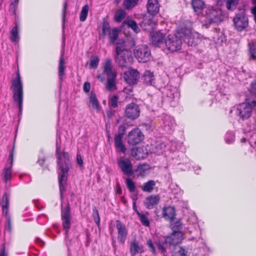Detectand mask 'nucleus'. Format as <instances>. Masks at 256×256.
Returning a JSON list of instances; mask_svg holds the SVG:
<instances>
[{
  "label": "nucleus",
  "instance_id": "bb28decb",
  "mask_svg": "<svg viewBox=\"0 0 256 256\" xmlns=\"http://www.w3.org/2000/svg\"><path fill=\"white\" fill-rule=\"evenodd\" d=\"M114 145L117 152L124 154L126 153V148L123 142L122 138L114 136Z\"/></svg>",
  "mask_w": 256,
  "mask_h": 256
},
{
  "label": "nucleus",
  "instance_id": "680f3d73",
  "mask_svg": "<svg viewBox=\"0 0 256 256\" xmlns=\"http://www.w3.org/2000/svg\"><path fill=\"white\" fill-rule=\"evenodd\" d=\"M16 6L10 5V12L11 14L14 15V16L16 15Z\"/></svg>",
  "mask_w": 256,
  "mask_h": 256
},
{
  "label": "nucleus",
  "instance_id": "7ed1b4c3",
  "mask_svg": "<svg viewBox=\"0 0 256 256\" xmlns=\"http://www.w3.org/2000/svg\"><path fill=\"white\" fill-rule=\"evenodd\" d=\"M10 88L12 90L13 99L18 104L19 115L21 114L22 110L24 92L22 82L19 72H18L16 78L12 80Z\"/></svg>",
  "mask_w": 256,
  "mask_h": 256
},
{
  "label": "nucleus",
  "instance_id": "c9c22d12",
  "mask_svg": "<svg viewBox=\"0 0 256 256\" xmlns=\"http://www.w3.org/2000/svg\"><path fill=\"white\" fill-rule=\"evenodd\" d=\"M18 28L17 26L12 28L10 31V40L12 42H15L19 40Z\"/></svg>",
  "mask_w": 256,
  "mask_h": 256
},
{
  "label": "nucleus",
  "instance_id": "1a4fd4ad",
  "mask_svg": "<svg viewBox=\"0 0 256 256\" xmlns=\"http://www.w3.org/2000/svg\"><path fill=\"white\" fill-rule=\"evenodd\" d=\"M181 36L184 42L188 46H195L197 45L198 40L197 38H195L193 35L192 28L190 27H187L186 26H182L180 28Z\"/></svg>",
  "mask_w": 256,
  "mask_h": 256
},
{
  "label": "nucleus",
  "instance_id": "de8ad7c7",
  "mask_svg": "<svg viewBox=\"0 0 256 256\" xmlns=\"http://www.w3.org/2000/svg\"><path fill=\"white\" fill-rule=\"evenodd\" d=\"M126 12L124 10H121L116 12L114 16V20L117 22H120L124 18Z\"/></svg>",
  "mask_w": 256,
  "mask_h": 256
},
{
  "label": "nucleus",
  "instance_id": "412c9836",
  "mask_svg": "<svg viewBox=\"0 0 256 256\" xmlns=\"http://www.w3.org/2000/svg\"><path fill=\"white\" fill-rule=\"evenodd\" d=\"M191 4L194 12L198 16L204 14V11L206 8L203 0H192Z\"/></svg>",
  "mask_w": 256,
  "mask_h": 256
},
{
  "label": "nucleus",
  "instance_id": "6e6d98bb",
  "mask_svg": "<svg viewBox=\"0 0 256 256\" xmlns=\"http://www.w3.org/2000/svg\"><path fill=\"white\" fill-rule=\"evenodd\" d=\"M68 0H66L64 4L63 8L62 10V22L63 24L64 23L65 20V18L66 16V10L67 8V6H68Z\"/></svg>",
  "mask_w": 256,
  "mask_h": 256
},
{
  "label": "nucleus",
  "instance_id": "49530a36",
  "mask_svg": "<svg viewBox=\"0 0 256 256\" xmlns=\"http://www.w3.org/2000/svg\"><path fill=\"white\" fill-rule=\"evenodd\" d=\"M100 59L98 56H94L90 61L89 68H90L96 69L97 68Z\"/></svg>",
  "mask_w": 256,
  "mask_h": 256
},
{
  "label": "nucleus",
  "instance_id": "72a5a7b5",
  "mask_svg": "<svg viewBox=\"0 0 256 256\" xmlns=\"http://www.w3.org/2000/svg\"><path fill=\"white\" fill-rule=\"evenodd\" d=\"M62 220V225L64 230V234L66 238L68 236V232L71 226V222L70 218H61Z\"/></svg>",
  "mask_w": 256,
  "mask_h": 256
},
{
  "label": "nucleus",
  "instance_id": "13d9d810",
  "mask_svg": "<svg viewBox=\"0 0 256 256\" xmlns=\"http://www.w3.org/2000/svg\"><path fill=\"white\" fill-rule=\"evenodd\" d=\"M8 208H2V214L6 218V219H7L8 216L11 218L10 215L8 214Z\"/></svg>",
  "mask_w": 256,
  "mask_h": 256
},
{
  "label": "nucleus",
  "instance_id": "39448f33",
  "mask_svg": "<svg viewBox=\"0 0 256 256\" xmlns=\"http://www.w3.org/2000/svg\"><path fill=\"white\" fill-rule=\"evenodd\" d=\"M202 15L203 16V26L206 28H208L210 24L220 22L224 18L221 10L213 8H206L204 11V14Z\"/></svg>",
  "mask_w": 256,
  "mask_h": 256
},
{
  "label": "nucleus",
  "instance_id": "f257e3e1",
  "mask_svg": "<svg viewBox=\"0 0 256 256\" xmlns=\"http://www.w3.org/2000/svg\"><path fill=\"white\" fill-rule=\"evenodd\" d=\"M58 155V164L60 172L58 173V184L61 199L63 198V194L66 192L65 186L68 179L69 170L72 168L71 162L68 153L63 152H60L56 147Z\"/></svg>",
  "mask_w": 256,
  "mask_h": 256
},
{
  "label": "nucleus",
  "instance_id": "79ce46f5",
  "mask_svg": "<svg viewBox=\"0 0 256 256\" xmlns=\"http://www.w3.org/2000/svg\"><path fill=\"white\" fill-rule=\"evenodd\" d=\"M249 55L250 58L256 60V44H249Z\"/></svg>",
  "mask_w": 256,
  "mask_h": 256
},
{
  "label": "nucleus",
  "instance_id": "864d4df0",
  "mask_svg": "<svg viewBox=\"0 0 256 256\" xmlns=\"http://www.w3.org/2000/svg\"><path fill=\"white\" fill-rule=\"evenodd\" d=\"M234 134L231 132H228L226 134L224 140L227 144H230L234 140Z\"/></svg>",
  "mask_w": 256,
  "mask_h": 256
},
{
  "label": "nucleus",
  "instance_id": "f03ea898",
  "mask_svg": "<svg viewBox=\"0 0 256 256\" xmlns=\"http://www.w3.org/2000/svg\"><path fill=\"white\" fill-rule=\"evenodd\" d=\"M114 58L116 62L122 68L126 67L132 64L133 60L132 54L126 48L124 41L120 40L116 43Z\"/></svg>",
  "mask_w": 256,
  "mask_h": 256
},
{
  "label": "nucleus",
  "instance_id": "20e7f679",
  "mask_svg": "<svg viewBox=\"0 0 256 256\" xmlns=\"http://www.w3.org/2000/svg\"><path fill=\"white\" fill-rule=\"evenodd\" d=\"M112 68V60L110 58H106L104 64L103 73L106 76V88L110 92L116 90V78L117 72L114 70Z\"/></svg>",
  "mask_w": 256,
  "mask_h": 256
},
{
  "label": "nucleus",
  "instance_id": "4c0bfd02",
  "mask_svg": "<svg viewBox=\"0 0 256 256\" xmlns=\"http://www.w3.org/2000/svg\"><path fill=\"white\" fill-rule=\"evenodd\" d=\"M137 214L140 218V221L142 224L145 226H149L150 225V222L148 218L146 216V214H142L139 212H137Z\"/></svg>",
  "mask_w": 256,
  "mask_h": 256
},
{
  "label": "nucleus",
  "instance_id": "473e14b6",
  "mask_svg": "<svg viewBox=\"0 0 256 256\" xmlns=\"http://www.w3.org/2000/svg\"><path fill=\"white\" fill-rule=\"evenodd\" d=\"M70 208L69 204L66 203L64 206H61V218H70Z\"/></svg>",
  "mask_w": 256,
  "mask_h": 256
},
{
  "label": "nucleus",
  "instance_id": "5fc2aeb1",
  "mask_svg": "<svg viewBox=\"0 0 256 256\" xmlns=\"http://www.w3.org/2000/svg\"><path fill=\"white\" fill-rule=\"evenodd\" d=\"M252 96L247 100L252 108L256 106V93L250 92Z\"/></svg>",
  "mask_w": 256,
  "mask_h": 256
},
{
  "label": "nucleus",
  "instance_id": "338daca9",
  "mask_svg": "<svg viewBox=\"0 0 256 256\" xmlns=\"http://www.w3.org/2000/svg\"><path fill=\"white\" fill-rule=\"evenodd\" d=\"M45 162V158H42L39 159L37 162L41 166H42L43 164H44Z\"/></svg>",
  "mask_w": 256,
  "mask_h": 256
},
{
  "label": "nucleus",
  "instance_id": "9b49d317",
  "mask_svg": "<svg viewBox=\"0 0 256 256\" xmlns=\"http://www.w3.org/2000/svg\"><path fill=\"white\" fill-rule=\"evenodd\" d=\"M144 135L138 128L132 129L128 135V144L135 146L142 142L144 140Z\"/></svg>",
  "mask_w": 256,
  "mask_h": 256
},
{
  "label": "nucleus",
  "instance_id": "58836bf2",
  "mask_svg": "<svg viewBox=\"0 0 256 256\" xmlns=\"http://www.w3.org/2000/svg\"><path fill=\"white\" fill-rule=\"evenodd\" d=\"M126 184L130 192H134L136 190L135 183L130 178H126L125 180Z\"/></svg>",
  "mask_w": 256,
  "mask_h": 256
},
{
  "label": "nucleus",
  "instance_id": "dca6fc26",
  "mask_svg": "<svg viewBox=\"0 0 256 256\" xmlns=\"http://www.w3.org/2000/svg\"><path fill=\"white\" fill-rule=\"evenodd\" d=\"M116 228L118 230V240L122 244H124L128 234V231L126 226L120 220H116Z\"/></svg>",
  "mask_w": 256,
  "mask_h": 256
},
{
  "label": "nucleus",
  "instance_id": "7c9ffc66",
  "mask_svg": "<svg viewBox=\"0 0 256 256\" xmlns=\"http://www.w3.org/2000/svg\"><path fill=\"white\" fill-rule=\"evenodd\" d=\"M119 96L117 94L109 96L108 98V104L110 108H115L118 106Z\"/></svg>",
  "mask_w": 256,
  "mask_h": 256
},
{
  "label": "nucleus",
  "instance_id": "5701e85b",
  "mask_svg": "<svg viewBox=\"0 0 256 256\" xmlns=\"http://www.w3.org/2000/svg\"><path fill=\"white\" fill-rule=\"evenodd\" d=\"M166 36L160 32H154L151 35V42L155 46H160L165 42Z\"/></svg>",
  "mask_w": 256,
  "mask_h": 256
},
{
  "label": "nucleus",
  "instance_id": "0eeeda50",
  "mask_svg": "<svg viewBox=\"0 0 256 256\" xmlns=\"http://www.w3.org/2000/svg\"><path fill=\"white\" fill-rule=\"evenodd\" d=\"M146 245L149 250L154 256H156L158 254L155 245L157 246L158 250L164 255H165V254L166 252V248L168 246V244L165 242V238H158L154 242L152 239L148 238L146 240Z\"/></svg>",
  "mask_w": 256,
  "mask_h": 256
},
{
  "label": "nucleus",
  "instance_id": "393cba45",
  "mask_svg": "<svg viewBox=\"0 0 256 256\" xmlns=\"http://www.w3.org/2000/svg\"><path fill=\"white\" fill-rule=\"evenodd\" d=\"M160 196L158 194L151 195L148 196L146 199L144 205L148 209H152L154 206L158 204L160 202Z\"/></svg>",
  "mask_w": 256,
  "mask_h": 256
},
{
  "label": "nucleus",
  "instance_id": "4be33fe9",
  "mask_svg": "<svg viewBox=\"0 0 256 256\" xmlns=\"http://www.w3.org/2000/svg\"><path fill=\"white\" fill-rule=\"evenodd\" d=\"M162 216L166 220H168L170 222H174L176 216L175 208L171 206L164 208H162Z\"/></svg>",
  "mask_w": 256,
  "mask_h": 256
},
{
  "label": "nucleus",
  "instance_id": "69168bd1",
  "mask_svg": "<svg viewBox=\"0 0 256 256\" xmlns=\"http://www.w3.org/2000/svg\"><path fill=\"white\" fill-rule=\"evenodd\" d=\"M35 242L36 243L38 244L41 246H43L44 244V242L42 240H40L39 238H38V237H36V238Z\"/></svg>",
  "mask_w": 256,
  "mask_h": 256
},
{
  "label": "nucleus",
  "instance_id": "c85d7f7f",
  "mask_svg": "<svg viewBox=\"0 0 256 256\" xmlns=\"http://www.w3.org/2000/svg\"><path fill=\"white\" fill-rule=\"evenodd\" d=\"M144 252L142 246H140L136 240H134L130 245V252L132 256H134L138 253Z\"/></svg>",
  "mask_w": 256,
  "mask_h": 256
},
{
  "label": "nucleus",
  "instance_id": "052dcab7",
  "mask_svg": "<svg viewBox=\"0 0 256 256\" xmlns=\"http://www.w3.org/2000/svg\"><path fill=\"white\" fill-rule=\"evenodd\" d=\"M76 161L78 164L80 166H83V160L80 154H78L76 155Z\"/></svg>",
  "mask_w": 256,
  "mask_h": 256
},
{
  "label": "nucleus",
  "instance_id": "3c124183",
  "mask_svg": "<svg viewBox=\"0 0 256 256\" xmlns=\"http://www.w3.org/2000/svg\"><path fill=\"white\" fill-rule=\"evenodd\" d=\"M4 230L10 234L12 232V220L11 218H10L9 216L7 219H6V224L4 227Z\"/></svg>",
  "mask_w": 256,
  "mask_h": 256
},
{
  "label": "nucleus",
  "instance_id": "a19ab883",
  "mask_svg": "<svg viewBox=\"0 0 256 256\" xmlns=\"http://www.w3.org/2000/svg\"><path fill=\"white\" fill-rule=\"evenodd\" d=\"M127 26L130 28L136 33H138L140 31L136 22L132 20H128L126 22Z\"/></svg>",
  "mask_w": 256,
  "mask_h": 256
},
{
  "label": "nucleus",
  "instance_id": "a878e982",
  "mask_svg": "<svg viewBox=\"0 0 256 256\" xmlns=\"http://www.w3.org/2000/svg\"><path fill=\"white\" fill-rule=\"evenodd\" d=\"M64 51H62L58 64V76L60 84H62L65 75V66H64Z\"/></svg>",
  "mask_w": 256,
  "mask_h": 256
},
{
  "label": "nucleus",
  "instance_id": "f704fd0d",
  "mask_svg": "<svg viewBox=\"0 0 256 256\" xmlns=\"http://www.w3.org/2000/svg\"><path fill=\"white\" fill-rule=\"evenodd\" d=\"M150 166L146 164H140L138 166L136 171L138 172V174L141 176H144L149 172Z\"/></svg>",
  "mask_w": 256,
  "mask_h": 256
},
{
  "label": "nucleus",
  "instance_id": "c03bdc74",
  "mask_svg": "<svg viewBox=\"0 0 256 256\" xmlns=\"http://www.w3.org/2000/svg\"><path fill=\"white\" fill-rule=\"evenodd\" d=\"M172 226V232H182V224L180 220L176 221L174 224H171Z\"/></svg>",
  "mask_w": 256,
  "mask_h": 256
},
{
  "label": "nucleus",
  "instance_id": "cd10ccee",
  "mask_svg": "<svg viewBox=\"0 0 256 256\" xmlns=\"http://www.w3.org/2000/svg\"><path fill=\"white\" fill-rule=\"evenodd\" d=\"M156 187V182L154 180H148V182H144L141 186L142 190L146 192L151 193Z\"/></svg>",
  "mask_w": 256,
  "mask_h": 256
},
{
  "label": "nucleus",
  "instance_id": "774afa93",
  "mask_svg": "<svg viewBox=\"0 0 256 256\" xmlns=\"http://www.w3.org/2000/svg\"><path fill=\"white\" fill-rule=\"evenodd\" d=\"M251 87L252 91L256 90V80H254L251 83Z\"/></svg>",
  "mask_w": 256,
  "mask_h": 256
},
{
  "label": "nucleus",
  "instance_id": "2eb2a0df",
  "mask_svg": "<svg viewBox=\"0 0 256 256\" xmlns=\"http://www.w3.org/2000/svg\"><path fill=\"white\" fill-rule=\"evenodd\" d=\"M233 20L235 28L239 31L242 30L248 25V18L243 12L236 14Z\"/></svg>",
  "mask_w": 256,
  "mask_h": 256
},
{
  "label": "nucleus",
  "instance_id": "603ef678",
  "mask_svg": "<svg viewBox=\"0 0 256 256\" xmlns=\"http://www.w3.org/2000/svg\"><path fill=\"white\" fill-rule=\"evenodd\" d=\"M236 0H227L226 1V6L228 10H231L234 8L237 4Z\"/></svg>",
  "mask_w": 256,
  "mask_h": 256
},
{
  "label": "nucleus",
  "instance_id": "2f4dec72",
  "mask_svg": "<svg viewBox=\"0 0 256 256\" xmlns=\"http://www.w3.org/2000/svg\"><path fill=\"white\" fill-rule=\"evenodd\" d=\"M118 34L119 30L117 28H114L112 29L110 34L108 35L110 44H114L116 43L118 37Z\"/></svg>",
  "mask_w": 256,
  "mask_h": 256
},
{
  "label": "nucleus",
  "instance_id": "aec40b11",
  "mask_svg": "<svg viewBox=\"0 0 256 256\" xmlns=\"http://www.w3.org/2000/svg\"><path fill=\"white\" fill-rule=\"evenodd\" d=\"M142 80L146 86H154L156 84V78L154 72L150 70H146L142 77Z\"/></svg>",
  "mask_w": 256,
  "mask_h": 256
},
{
  "label": "nucleus",
  "instance_id": "423d86ee",
  "mask_svg": "<svg viewBox=\"0 0 256 256\" xmlns=\"http://www.w3.org/2000/svg\"><path fill=\"white\" fill-rule=\"evenodd\" d=\"M180 29L175 34H169L165 40L166 50L170 52L180 50L182 44Z\"/></svg>",
  "mask_w": 256,
  "mask_h": 256
},
{
  "label": "nucleus",
  "instance_id": "6e6552de",
  "mask_svg": "<svg viewBox=\"0 0 256 256\" xmlns=\"http://www.w3.org/2000/svg\"><path fill=\"white\" fill-rule=\"evenodd\" d=\"M134 52L139 62H146L150 59V50L146 45L142 44L136 46Z\"/></svg>",
  "mask_w": 256,
  "mask_h": 256
},
{
  "label": "nucleus",
  "instance_id": "4468645a",
  "mask_svg": "<svg viewBox=\"0 0 256 256\" xmlns=\"http://www.w3.org/2000/svg\"><path fill=\"white\" fill-rule=\"evenodd\" d=\"M165 242H167L169 246H175L180 244L183 240V234L182 232H172L168 236H164Z\"/></svg>",
  "mask_w": 256,
  "mask_h": 256
},
{
  "label": "nucleus",
  "instance_id": "9d476101",
  "mask_svg": "<svg viewBox=\"0 0 256 256\" xmlns=\"http://www.w3.org/2000/svg\"><path fill=\"white\" fill-rule=\"evenodd\" d=\"M252 109V106L250 102H242L237 106L236 114L242 120H244L251 116Z\"/></svg>",
  "mask_w": 256,
  "mask_h": 256
},
{
  "label": "nucleus",
  "instance_id": "6ab92c4d",
  "mask_svg": "<svg viewBox=\"0 0 256 256\" xmlns=\"http://www.w3.org/2000/svg\"><path fill=\"white\" fill-rule=\"evenodd\" d=\"M162 125L164 130L168 134H171L175 127V122L173 118L168 115L162 116Z\"/></svg>",
  "mask_w": 256,
  "mask_h": 256
},
{
  "label": "nucleus",
  "instance_id": "8fccbe9b",
  "mask_svg": "<svg viewBox=\"0 0 256 256\" xmlns=\"http://www.w3.org/2000/svg\"><path fill=\"white\" fill-rule=\"evenodd\" d=\"M126 127L123 124H121L118 126V134H116L114 136L117 137H121L123 138L126 132Z\"/></svg>",
  "mask_w": 256,
  "mask_h": 256
},
{
  "label": "nucleus",
  "instance_id": "a211bd4d",
  "mask_svg": "<svg viewBox=\"0 0 256 256\" xmlns=\"http://www.w3.org/2000/svg\"><path fill=\"white\" fill-rule=\"evenodd\" d=\"M14 146H13L12 150L10 152L8 159V163L6 164V168L4 170V178L6 182L10 180L12 177V167L13 166L14 161Z\"/></svg>",
  "mask_w": 256,
  "mask_h": 256
},
{
  "label": "nucleus",
  "instance_id": "ddd939ff",
  "mask_svg": "<svg viewBox=\"0 0 256 256\" xmlns=\"http://www.w3.org/2000/svg\"><path fill=\"white\" fill-rule=\"evenodd\" d=\"M118 168L124 174L130 176L133 174L132 166L130 160L127 158H120L117 162Z\"/></svg>",
  "mask_w": 256,
  "mask_h": 256
},
{
  "label": "nucleus",
  "instance_id": "4d7b16f0",
  "mask_svg": "<svg viewBox=\"0 0 256 256\" xmlns=\"http://www.w3.org/2000/svg\"><path fill=\"white\" fill-rule=\"evenodd\" d=\"M90 83L88 82H86L84 84L83 90L85 92H90Z\"/></svg>",
  "mask_w": 256,
  "mask_h": 256
},
{
  "label": "nucleus",
  "instance_id": "ea45409f",
  "mask_svg": "<svg viewBox=\"0 0 256 256\" xmlns=\"http://www.w3.org/2000/svg\"><path fill=\"white\" fill-rule=\"evenodd\" d=\"M89 6L88 4L84 5L80 13V20L81 22H84L88 16Z\"/></svg>",
  "mask_w": 256,
  "mask_h": 256
},
{
  "label": "nucleus",
  "instance_id": "c756f323",
  "mask_svg": "<svg viewBox=\"0 0 256 256\" xmlns=\"http://www.w3.org/2000/svg\"><path fill=\"white\" fill-rule=\"evenodd\" d=\"M89 98L90 102L92 104V108L98 110H100V106L96 94L92 92H91Z\"/></svg>",
  "mask_w": 256,
  "mask_h": 256
},
{
  "label": "nucleus",
  "instance_id": "e433bc0d",
  "mask_svg": "<svg viewBox=\"0 0 256 256\" xmlns=\"http://www.w3.org/2000/svg\"><path fill=\"white\" fill-rule=\"evenodd\" d=\"M102 36L104 38L110 34L112 31L109 23L106 21H104L102 25Z\"/></svg>",
  "mask_w": 256,
  "mask_h": 256
},
{
  "label": "nucleus",
  "instance_id": "b1692460",
  "mask_svg": "<svg viewBox=\"0 0 256 256\" xmlns=\"http://www.w3.org/2000/svg\"><path fill=\"white\" fill-rule=\"evenodd\" d=\"M148 12L151 15H155L159 12L160 4L158 0H148L146 5Z\"/></svg>",
  "mask_w": 256,
  "mask_h": 256
},
{
  "label": "nucleus",
  "instance_id": "37998d69",
  "mask_svg": "<svg viewBox=\"0 0 256 256\" xmlns=\"http://www.w3.org/2000/svg\"><path fill=\"white\" fill-rule=\"evenodd\" d=\"M92 216L94 222L98 226L100 225V217L99 216L98 210L96 209L95 206H94L92 208Z\"/></svg>",
  "mask_w": 256,
  "mask_h": 256
},
{
  "label": "nucleus",
  "instance_id": "f8f14e48",
  "mask_svg": "<svg viewBox=\"0 0 256 256\" xmlns=\"http://www.w3.org/2000/svg\"><path fill=\"white\" fill-rule=\"evenodd\" d=\"M140 109L136 103L131 102L126 105L124 109V116L127 118L134 120L137 118L140 114Z\"/></svg>",
  "mask_w": 256,
  "mask_h": 256
},
{
  "label": "nucleus",
  "instance_id": "a18cd8bd",
  "mask_svg": "<svg viewBox=\"0 0 256 256\" xmlns=\"http://www.w3.org/2000/svg\"><path fill=\"white\" fill-rule=\"evenodd\" d=\"M138 0H124L123 4L125 8L130 10L134 7Z\"/></svg>",
  "mask_w": 256,
  "mask_h": 256
},
{
  "label": "nucleus",
  "instance_id": "e2e57ef3",
  "mask_svg": "<svg viewBox=\"0 0 256 256\" xmlns=\"http://www.w3.org/2000/svg\"><path fill=\"white\" fill-rule=\"evenodd\" d=\"M187 252L182 247L180 248V250H178V253L182 256H186L187 254Z\"/></svg>",
  "mask_w": 256,
  "mask_h": 256
},
{
  "label": "nucleus",
  "instance_id": "f3484780",
  "mask_svg": "<svg viewBox=\"0 0 256 256\" xmlns=\"http://www.w3.org/2000/svg\"><path fill=\"white\" fill-rule=\"evenodd\" d=\"M124 78L130 84H136L140 78L139 72L135 69H130L124 72Z\"/></svg>",
  "mask_w": 256,
  "mask_h": 256
},
{
  "label": "nucleus",
  "instance_id": "bf43d9fd",
  "mask_svg": "<svg viewBox=\"0 0 256 256\" xmlns=\"http://www.w3.org/2000/svg\"><path fill=\"white\" fill-rule=\"evenodd\" d=\"M0 256H8V254L6 252L5 244L1 246Z\"/></svg>",
  "mask_w": 256,
  "mask_h": 256
},
{
  "label": "nucleus",
  "instance_id": "0e129e2a",
  "mask_svg": "<svg viewBox=\"0 0 256 256\" xmlns=\"http://www.w3.org/2000/svg\"><path fill=\"white\" fill-rule=\"evenodd\" d=\"M116 111L112 110H109L106 111V115L108 118H111L114 116L115 114Z\"/></svg>",
  "mask_w": 256,
  "mask_h": 256
},
{
  "label": "nucleus",
  "instance_id": "09e8293b",
  "mask_svg": "<svg viewBox=\"0 0 256 256\" xmlns=\"http://www.w3.org/2000/svg\"><path fill=\"white\" fill-rule=\"evenodd\" d=\"M9 196L5 192L2 196V198L1 202L2 208H9Z\"/></svg>",
  "mask_w": 256,
  "mask_h": 256
}]
</instances>
